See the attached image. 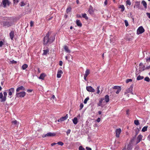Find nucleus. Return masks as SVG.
I'll use <instances>...</instances> for the list:
<instances>
[{
  "mask_svg": "<svg viewBox=\"0 0 150 150\" xmlns=\"http://www.w3.org/2000/svg\"><path fill=\"white\" fill-rule=\"evenodd\" d=\"M14 18L13 17L8 18L5 21L2 22L3 26L5 28L10 27L14 24Z\"/></svg>",
  "mask_w": 150,
  "mask_h": 150,
  "instance_id": "nucleus-1",
  "label": "nucleus"
},
{
  "mask_svg": "<svg viewBox=\"0 0 150 150\" xmlns=\"http://www.w3.org/2000/svg\"><path fill=\"white\" fill-rule=\"evenodd\" d=\"M49 32H48L44 38L43 43L44 45H47L48 43L50 44L55 39V38L52 37H51L50 38H49Z\"/></svg>",
  "mask_w": 150,
  "mask_h": 150,
  "instance_id": "nucleus-2",
  "label": "nucleus"
},
{
  "mask_svg": "<svg viewBox=\"0 0 150 150\" xmlns=\"http://www.w3.org/2000/svg\"><path fill=\"white\" fill-rule=\"evenodd\" d=\"M25 95V91H22L20 92H17L16 96L18 97H23Z\"/></svg>",
  "mask_w": 150,
  "mask_h": 150,
  "instance_id": "nucleus-3",
  "label": "nucleus"
},
{
  "mask_svg": "<svg viewBox=\"0 0 150 150\" xmlns=\"http://www.w3.org/2000/svg\"><path fill=\"white\" fill-rule=\"evenodd\" d=\"M144 29L142 26L139 27L137 30V34L139 35L142 34L144 31Z\"/></svg>",
  "mask_w": 150,
  "mask_h": 150,
  "instance_id": "nucleus-4",
  "label": "nucleus"
},
{
  "mask_svg": "<svg viewBox=\"0 0 150 150\" xmlns=\"http://www.w3.org/2000/svg\"><path fill=\"white\" fill-rule=\"evenodd\" d=\"M14 88H11L7 90V91H8V95L10 96V98H11L12 97L11 96L12 95V93L14 92Z\"/></svg>",
  "mask_w": 150,
  "mask_h": 150,
  "instance_id": "nucleus-5",
  "label": "nucleus"
},
{
  "mask_svg": "<svg viewBox=\"0 0 150 150\" xmlns=\"http://www.w3.org/2000/svg\"><path fill=\"white\" fill-rule=\"evenodd\" d=\"M133 87V85L132 84L130 87L126 90V93H130L132 94L133 95L134 93L133 92H132Z\"/></svg>",
  "mask_w": 150,
  "mask_h": 150,
  "instance_id": "nucleus-6",
  "label": "nucleus"
},
{
  "mask_svg": "<svg viewBox=\"0 0 150 150\" xmlns=\"http://www.w3.org/2000/svg\"><path fill=\"white\" fill-rule=\"evenodd\" d=\"M4 96L3 99H1L0 101L1 102H5L6 100V96H7V93L6 92L4 91L3 93Z\"/></svg>",
  "mask_w": 150,
  "mask_h": 150,
  "instance_id": "nucleus-7",
  "label": "nucleus"
},
{
  "mask_svg": "<svg viewBox=\"0 0 150 150\" xmlns=\"http://www.w3.org/2000/svg\"><path fill=\"white\" fill-rule=\"evenodd\" d=\"M55 135V134L54 133H52L51 132L48 133L46 134H45L44 136H43V137H53Z\"/></svg>",
  "mask_w": 150,
  "mask_h": 150,
  "instance_id": "nucleus-8",
  "label": "nucleus"
},
{
  "mask_svg": "<svg viewBox=\"0 0 150 150\" xmlns=\"http://www.w3.org/2000/svg\"><path fill=\"white\" fill-rule=\"evenodd\" d=\"M121 132V129L119 128L117 129L115 131L116 136L117 137H119L120 133Z\"/></svg>",
  "mask_w": 150,
  "mask_h": 150,
  "instance_id": "nucleus-9",
  "label": "nucleus"
},
{
  "mask_svg": "<svg viewBox=\"0 0 150 150\" xmlns=\"http://www.w3.org/2000/svg\"><path fill=\"white\" fill-rule=\"evenodd\" d=\"M86 89L89 92H94L95 91V90L91 86H87Z\"/></svg>",
  "mask_w": 150,
  "mask_h": 150,
  "instance_id": "nucleus-10",
  "label": "nucleus"
},
{
  "mask_svg": "<svg viewBox=\"0 0 150 150\" xmlns=\"http://www.w3.org/2000/svg\"><path fill=\"white\" fill-rule=\"evenodd\" d=\"M25 90V88L23 86H21L18 87L16 90V92H18L21 91H24Z\"/></svg>",
  "mask_w": 150,
  "mask_h": 150,
  "instance_id": "nucleus-11",
  "label": "nucleus"
},
{
  "mask_svg": "<svg viewBox=\"0 0 150 150\" xmlns=\"http://www.w3.org/2000/svg\"><path fill=\"white\" fill-rule=\"evenodd\" d=\"M142 137V136L141 134H139L138 136L137 139V144L138 143L141 141Z\"/></svg>",
  "mask_w": 150,
  "mask_h": 150,
  "instance_id": "nucleus-12",
  "label": "nucleus"
},
{
  "mask_svg": "<svg viewBox=\"0 0 150 150\" xmlns=\"http://www.w3.org/2000/svg\"><path fill=\"white\" fill-rule=\"evenodd\" d=\"M139 69H140V71H143L145 70V67L143 65V64L142 63H140L139 65Z\"/></svg>",
  "mask_w": 150,
  "mask_h": 150,
  "instance_id": "nucleus-13",
  "label": "nucleus"
},
{
  "mask_svg": "<svg viewBox=\"0 0 150 150\" xmlns=\"http://www.w3.org/2000/svg\"><path fill=\"white\" fill-rule=\"evenodd\" d=\"M2 2L4 7H5L6 6L7 4H8V5H9V2L8 0H3Z\"/></svg>",
  "mask_w": 150,
  "mask_h": 150,
  "instance_id": "nucleus-14",
  "label": "nucleus"
},
{
  "mask_svg": "<svg viewBox=\"0 0 150 150\" xmlns=\"http://www.w3.org/2000/svg\"><path fill=\"white\" fill-rule=\"evenodd\" d=\"M63 73V72L62 70H59L58 71L57 74V77L58 78H60L61 77V74Z\"/></svg>",
  "mask_w": 150,
  "mask_h": 150,
  "instance_id": "nucleus-15",
  "label": "nucleus"
},
{
  "mask_svg": "<svg viewBox=\"0 0 150 150\" xmlns=\"http://www.w3.org/2000/svg\"><path fill=\"white\" fill-rule=\"evenodd\" d=\"M136 3L137 4H135V5L134 6V8H138L139 9L140 8V4L139 2H136Z\"/></svg>",
  "mask_w": 150,
  "mask_h": 150,
  "instance_id": "nucleus-16",
  "label": "nucleus"
},
{
  "mask_svg": "<svg viewBox=\"0 0 150 150\" xmlns=\"http://www.w3.org/2000/svg\"><path fill=\"white\" fill-rule=\"evenodd\" d=\"M14 36V32L12 31L10 33V36L11 40H12Z\"/></svg>",
  "mask_w": 150,
  "mask_h": 150,
  "instance_id": "nucleus-17",
  "label": "nucleus"
},
{
  "mask_svg": "<svg viewBox=\"0 0 150 150\" xmlns=\"http://www.w3.org/2000/svg\"><path fill=\"white\" fill-rule=\"evenodd\" d=\"M76 24L77 26L79 27H81L82 26V24L79 20L77 19L76 20Z\"/></svg>",
  "mask_w": 150,
  "mask_h": 150,
  "instance_id": "nucleus-18",
  "label": "nucleus"
},
{
  "mask_svg": "<svg viewBox=\"0 0 150 150\" xmlns=\"http://www.w3.org/2000/svg\"><path fill=\"white\" fill-rule=\"evenodd\" d=\"M45 76V75L44 73L40 75L39 78L40 79L43 80Z\"/></svg>",
  "mask_w": 150,
  "mask_h": 150,
  "instance_id": "nucleus-19",
  "label": "nucleus"
},
{
  "mask_svg": "<svg viewBox=\"0 0 150 150\" xmlns=\"http://www.w3.org/2000/svg\"><path fill=\"white\" fill-rule=\"evenodd\" d=\"M73 123L75 125H76L78 122V119L77 117H75L73 120H72Z\"/></svg>",
  "mask_w": 150,
  "mask_h": 150,
  "instance_id": "nucleus-20",
  "label": "nucleus"
},
{
  "mask_svg": "<svg viewBox=\"0 0 150 150\" xmlns=\"http://www.w3.org/2000/svg\"><path fill=\"white\" fill-rule=\"evenodd\" d=\"M105 100V101H106V103L108 102L109 101V96L108 95H106L105 96V98L104 99Z\"/></svg>",
  "mask_w": 150,
  "mask_h": 150,
  "instance_id": "nucleus-21",
  "label": "nucleus"
},
{
  "mask_svg": "<svg viewBox=\"0 0 150 150\" xmlns=\"http://www.w3.org/2000/svg\"><path fill=\"white\" fill-rule=\"evenodd\" d=\"M64 50L65 51L69 53L70 52V50H69L68 47L67 46H64Z\"/></svg>",
  "mask_w": 150,
  "mask_h": 150,
  "instance_id": "nucleus-22",
  "label": "nucleus"
},
{
  "mask_svg": "<svg viewBox=\"0 0 150 150\" xmlns=\"http://www.w3.org/2000/svg\"><path fill=\"white\" fill-rule=\"evenodd\" d=\"M43 51L44 52L43 53L42 55H46L47 54V53L49 52V49H47L46 50H43Z\"/></svg>",
  "mask_w": 150,
  "mask_h": 150,
  "instance_id": "nucleus-23",
  "label": "nucleus"
},
{
  "mask_svg": "<svg viewBox=\"0 0 150 150\" xmlns=\"http://www.w3.org/2000/svg\"><path fill=\"white\" fill-rule=\"evenodd\" d=\"M104 100V98H101L100 100L99 103L98 104V106H101L102 105V103Z\"/></svg>",
  "mask_w": 150,
  "mask_h": 150,
  "instance_id": "nucleus-24",
  "label": "nucleus"
},
{
  "mask_svg": "<svg viewBox=\"0 0 150 150\" xmlns=\"http://www.w3.org/2000/svg\"><path fill=\"white\" fill-rule=\"evenodd\" d=\"M66 120V119L64 117H61L58 120V121L59 122H62L64 120Z\"/></svg>",
  "mask_w": 150,
  "mask_h": 150,
  "instance_id": "nucleus-25",
  "label": "nucleus"
},
{
  "mask_svg": "<svg viewBox=\"0 0 150 150\" xmlns=\"http://www.w3.org/2000/svg\"><path fill=\"white\" fill-rule=\"evenodd\" d=\"M142 4L144 6L145 8H146L147 4H146V2L144 1V0L142 1Z\"/></svg>",
  "mask_w": 150,
  "mask_h": 150,
  "instance_id": "nucleus-26",
  "label": "nucleus"
},
{
  "mask_svg": "<svg viewBox=\"0 0 150 150\" xmlns=\"http://www.w3.org/2000/svg\"><path fill=\"white\" fill-rule=\"evenodd\" d=\"M132 149V148L131 146L130 145H128L127 149H123L122 150H131Z\"/></svg>",
  "mask_w": 150,
  "mask_h": 150,
  "instance_id": "nucleus-27",
  "label": "nucleus"
},
{
  "mask_svg": "<svg viewBox=\"0 0 150 150\" xmlns=\"http://www.w3.org/2000/svg\"><path fill=\"white\" fill-rule=\"evenodd\" d=\"M90 74V70L88 69H87L84 75L87 76Z\"/></svg>",
  "mask_w": 150,
  "mask_h": 150,
  "instance_id": "nucleus-28",
  "label": "nucleus"
},
{
  "mask_svg": "<svg viewBox=\"0 0 150 150\" xmlns=\"http://www.w3.org/2000/svg\"><path fill=\"white\" fill-rule=\"evenodd\" d=\"M28 67V65L26 64H23L22 66V68L23 69V70H25V69L26 68H27Z\"/></svg>",
  "mask_w": 150,
  "mask_h": 150,
  "instance_id": "nucleus-29",
  "label": "nucleus"
},
{
  "mask_svg": "<svg viewBox=\"0 0 150 150\" xmlns=\"http://www.w3.org/2000/svg\"><path fill=\"white\" fill-rule=\"evenodd\" d=\"M119 8L121 9V11L122 12H123L125 9V7L123 5H120Z\"/></svg>",
  "mask_w": 150,
  "mask_h": 150,
  "instance_id": "nucleus-30",
  "label": "nucleus"
},
{
  "mask_svg": "<svg viewBox=\"0 0 150 150\" xmlns=\"http://www.w3.org/2000/svg\"><path fill=\"white\" fill-rule=\"evenodd\" d=\"M144 78L143 76H141L140 75L137 78V80H139L142 79Z\"/></svg>",
  "mask_w": 150,
  "mask_h": 150,
  "instance_id": "nucleus-31",
  "label": "nucleus"
},
{
  "mask_svg": "<svg viewBox=\"0 0 150 150\" xmlns=\"http://www.w3.org/2000/svg\"><path fill=\"white\" fill-rule=\"evenodd\" d=\"M148 126H144L142 129V131L143 132H145L147 130Z\"/></svg>",
  "mask_w": 150,
  "mask_h": 150,
  "instance_id": "nucleus-32",
  "label": "nucleus"
},
{
  "mask_svg": "<svg viewBox=\"0 0 150 150\" xmlns=\"http://www.w3.org/2000/svg\"><path fill=\"white\" fill-rule=\"evenodd\" d=\"M82 15L83 18H85L86 19H88V17L86 16V13L82 14Z\"/></svg>",
  "mask_w": 150,
  "mask_h": 150,
  "instance_id": "nucleus-33",
  "label": "nucleus"
},
{
  "mask_svg": "<svg viewBox=\"0 0 150 150\" xmlns=\"http://www.w3.org/2000/svg\"><path fill=\"white\" fill-rule=\"evenodd\" d=\"M134 123L136 125H138L139 124V121L138 120H135L134 121Z\"/></svg>",
  "mask_w": 150,
  "mask_h": 150,
  "instance_id": "nucleus-34",
  "label": "nucleus"
},
{
  "mask_svg": "<svg viewBox=\"0 0 150 150\" xmlns=\"http://www.w3.org/2000/svg\"><path fill=\"white\" fill-rule=\"evenodd\" d=\"M126 5H128L130 6L131 5V2L130 1V0H127L126 2Z\"/></svg>",
  "mask_w": 150,
  "mask_h": 150,
  "instance_id": "nucleus-35",
  "label": "nucleus"
},
{
  "mask_svg": "<svg viewBox=\"0 0 150 150\" xmlns=\"http://www.w3.org/2000/svg\"><path fill=\"white\" fill-rule=\"evenodd\" d=\"M89 97H87L85 100L84 101V104H86L87 103V101L88 100H89Z\"/></svg>",
  "mask_w": 150,
  "mask_h": 150,
  "instance_id": "nucleus-36",
  "label": "nucleus"
},
{
  "mask_svg": "<svg viewBox=\"0 0 150 150\" xmlns=\"http://www.w3.org/2000/svg\"><path fill=\"white\" fill-rule=\"evenodd\" d=\"M144 80L147 82H149L150 81V79L148 77H147L144 78Z\"/></svg>",
  "mask_w": 150,
  "mask_h": 150,
  "instance_id": "nucleus-37",
  "label": "nucleus"
},
{
  "mask_svg": "<svg viewBox=\"0 0 150 150\" xmlns=\"http://www.w3.org/2000/svg\"><path fill=\"white\" fill-rule=\"evenodd\" d=\"M113 88L114 89L118 90V89L120 88L121 87L120 86H115Z\"/></svg>",
  "mask_w": 150,
  "mask_h": 150,
  "instance_id": "nucleus-38",
  "label": "nucleus"
},
{
  "mask_svg": "<svg viewBox=\"0 0 150 150\" xmlns=\"http://www.w3.org/2000/svg\"><path fill=\"white\" fill-rule=\"evenodd\" d=\"M12 123L14 125H16L17 124V121L16 120H14V121H12Z\"/></svg>",
  "mask_w": 150,
  "mask_h": 150,
  "instance_id": "nucleus-39",
  "label": "nucleus"
},
{
  "mask_svg": "<svg viewBox=\"0 0 150 150\" xmlns=\"http://www.w3.org/2000/svg\"><path fill=\"white\" fill-rule=\"evenodd\" d=\"M57 144H58V145H60L61 146H63L64 144L63 143L60 141L58 142Z\"/></svg>",
  "mask_w": 150,
  "mask_h": 150,
  "instance_id": "nucleus-40",
  "label": "nucleus"
},
{
  "mask_svg": "<svg viewBox=\"0 0 150 150\" xmlns=\"http://www.w3.org/2000/svg\"><path fill=\"white\" fill-rule=\"evenodd\" d=\"M132 81V79H127L126 81V83H129V82H131Z\"/></svg>",
  "mask_w": 150,
  "mask_h": 150,
  "instance_id": "nucleus-41",
  "label": "nucleus"
},
{
  "mask_svg": "<svg viewBox=\"0 0 150 150\" xmlns=\"http://www.w3.org/2000/svg\"><path fill=\"white\" fill-rule=\"evenodd\" d=\"M99 88H100V86H98L97 88V94H99L100 92V90H99Z\"/></svg>",
  "mask_w": 150,
  "mask_h": 150,
  "instance_id": "nucleus-42",
  "label": "nucleus"
},
{
  "mask_svg": "<svg viewBox=\"0 0 150 150\" xmlns=\"http://www.w3.org/2000/svg\"><path fill=\"white\" fill-rule=\"evenodd\" d=\"M79 150H85V149L83 148L82 146H80L79 147Z\"/></svg>",
  "mask_w": 150,
  "mask_h": 150,
  "instance_id": "nucleus-43",
  "label": "nucleus"
},
{
  "mask_svg": "<svg viewBox=\"0 0 150 150\" xmlns=\"http://www.w3.org/2000/svg\"><path fill=\"white\" fill-rule=\"evenodd\" d=\"M20 4L21 6H24L25 5L23 1L21 2L20 3Z\"/></svg>",
  "mask_w": 150,
  "mask_h": 150,
  "instance_id": "nucleus-44",
  "label": "nucleus"
},
{
  "mask_svg": "<svg viewBox=\"0 0 150 150\" xmlns=\"http://www.w3.org/2000/svg\"><path fill=\"white\" fill-rule=\"evenodd\" d=\"M125 25L126 27L129 24L127 20H125Z\"/></svg>",
  "mask_w": 150,
  "mask_h": 150,
  "instance_id": "nucleus-45",
  "label": "nucleus"
},
{
  "mask_svg": "<svg viewBox=\"0 0 150 150\" xmlns=\"http://www.w3.org/2000/svg\"><path fill=\"white\" fill-rule=\"evenodd\" d=\"M71 7H69V8H68L67 10V13H68V12L70 11H71Z\"/></svg>",
  "mask_w": 150,
  "mask_h": 150,
  "instance_id": "nucleus-46",
  "label": "nucleus"
},
{
  "mask_svg": "<svg viewBox=\"0 0 150 150\" xmlns=\"http://www.w3.org/2000/svg\"><path fill=\"white\" fill-rule=\"evenodd\" d=\"M10 62L11 64H16L17 63V62L14 60L11 61Z\"/></svg>",
  "mask_w": 150,
  "mask_h": 150,
  "instance_id": "nucleus-47",
  "label": "nucleus"
},
{
  "mask_svg": "<svg viewBox=\"0 0 150 150\" xmlns=\"http://www.w3.org/2000/svg\"><path fill=\"white\" fill-rule=\"evenodd\" d=\"M13 4H17L18 2V0H13Z\"/></svg>",
  "mask_w": 150,
  "mask_h": 150,
  "instance_id": "nucleus-48",
  "label": "nucleus"
},
{
  "mask_svg": "<svg viewBox=\"0 0 150 150\" xmlns=\"http://www.w3.org/2000/svg\"><path fill=\"white\" fill-rule=\"evenodd\" d=\"M3 96L2 93H0V99H3Z\"/></svg>",
  "mask_w": 150,
  "mask_h": 150,
  "instance_id": "nucleus-49",
  "label": "nucleus"
},
{
  "mask_svg": "<svg viewBox=\"0 0 150 150\" xmlns=\"http://www.w3.org/2000/svg\"><path fill=\"white\" fill-rule=\"evenodd\" d=\"M83 105L82 103H81L80 104V110H81L82 109V108H83Z\"/></svg>",
  "mask_w": 150,
  "mask_h": 150,
  "instance_id": "nucleus-50",
  "label": "nucleus"
},
{
  "mask_svg": "<svg viewBox=\"0 0 150 150\" xmlns=\"http://www.w3.org/2000/svg\"><path fill=\"white\" fill-rule=\"evenodd\" d=\"M121 88H120V89H118V90H117V91L116 92V93L117 94H118L121 91Z\"/></svg>",
  "mask_w": 150,
  "mask_h": 150,
  "instance_id": "nucleus-51",
  "label": "nucleus"
},
{
  "mask_svg": "<svg viewBox=\"0 0 150 150\" xmlns=\"http://www.w3.org/2000/svg\"><path fill=\"white\" fill-rule=\"evenodd\" d=\"M71 132V130L70 129H69L67 130V135H68Z\"/></svg>",
  "mask_w": 150,
  "mask_h": 150,
  "instance_id": "nucleus-52",
  "label": "nucleus"
},
{
  "mask_svg": "<svg viewBox=\"0 0 150 150\" xmlns=\"http://www.w3.org/2000/svg\"><path fill=\"white\" fill-rule=\"evenodd\" d=\"M146 14L148 17L150 19V13H146Z\"/></svg>",
  "mask_w": 150,
  "mask_h": 150,
  "instance_id": "nucleus-53",
  "label": "nucleus"
},
{
  "mask_svg": "<svg viewBox=\"0 0 150 150\" xmlns=\"http://www.w3.org/2000/svg\"><path fill=\"white\" fill-rule=\"evenodd\" d=\"M34 23L33 22V21H31L30 22V26L31 27H32L33 26V25Z\"/></svg>",
  "mask_w": 150,
  "mask_h": 150,
  "instance_id": "nucleus-54",
  "label": "nucleus"
},
{
  "mask_svg": "<svg viewBox=\"0 0 150 150\" xmlns=\"http://www.w3.org/2000/svg\"><path fill=\"white\" fill-rule=\"evenodd\" d=\"M150 69V65L147 66L145 68V69Z\"/></svg>",
  "mask_w": 150,
  "mask_h": 150,
  "instance_id": "nucleus-55",
  "label": "nucleus"
},
{
  "mask_svg": "<svg viewBox=\"0 0 150 150\" xmlns=\"http://www.w3.org/2000/svg\"><path fill=\"white\" fill-rule=\"evenodd\" d=\"M62 63H63V62L62 61H60L59 63V65L60 66H62Z\"/></svg>",
  "mask_w": 150,
  "mask_h": 150,
  "instance_id": "nucleus-56",
  "label": "nucleus"
},
{
  "mask_svg": "<svg viewBox=\"0 0 150 150\" xmlns=\"http://www.w3.org/2000/svg\"><path fill=\"white\" fill-rule=\"evenodd\" d=\"M3 45V42L2 41H0V47H1Z\"/></svg>",
  "mask_w": 150,
  "mask_h": 150,
  "instance_id": "nucleus-57",
  "label": "nucleus"
},
{
  "mask_svg": "<svg viewBox=\"0 0 150 150\" xmlns=\"http://www.w3.org/2000/svg\"><path fill=\"white\" fill-rule=\"evenodd\" d=\"M86 149L87 150H91V149L88 147H86Z\"/></svg>",
  "mask_w": 150,
  "mask_h": 150,
  "instance_id": "nucleus-58",
  "label": "nucleus"
},
{
  "mask_svg": "<svg viewBox=\"0 0 150 150\" xmlns=\"http://www.w3.org/2000/svg\"><path fill=\"white\" fill-rule=\"evenodd\" d=\"M98 122H100V118H98L97 119V120H96Z\"/></svg>",
  "mask_w": 150,
  "mask_h": 150,
  "instance_id": "nucleus-59",
  "label": "nucleus"
},
{
  "mask_svg": "<svg viewBox=\"0 0 150 150\" xmlns=\"http://www.w3.org/2000/svg\"><path fill=\"white\" fill-rule=\"evenodd\" d=\"M88 11L90 14L92 13L93 12V11L91 10L90 9H89V10Z\"/></svg>",
  "mask_w": 150,
  "mask_h": 150,
  "instance_id": "nucleus-60",
  "label": "nucleus"
},
{
  "mask_svg": "<svg viewBox=\"0 0 150 150\" xmlns=\"http://www.w3.org/2000/svg\"><path fill=\"white\" fill-rule=\"evenodd\" d=\"M57 144L55 143H53L51 144V145L52 146H53L55 145V144Z\"/></svg>",
  "mask_w": 150,
  "mask_h": 150,
  "instance_id": "nucleus-61",
  "label": "nucleus"
},
{
  "mask_svg": "<svg viewBox=\"0 0 150 150\" xmlns=\"http://www.w3.org/2000/svg\"><path fill=\"white\" fill-rule=\"evenodd\" d=\"M146 61L150 62V57L149 58L146 59Z\"/></svg>",
  "mask_w": 150,
  "mask_h": 150,
  "instance_id": "nucleus-62",
  "label": "nucleus"
},
{
  "mask_svg": "<svg viewBox=\"0 0 150 150\" xmlns=\"http://www.w3.org/2000/svg\"><path fill=\"white\" fill-rule=\"evenodd\" d=\"M66 118V120L68 118V114H67L65 116H64Z\"/></svg>",
  "mask_w": 150,
  "mask_h": 150,
  "instance_id": "nucleus-63",
  "label": "nucleus"
},
{
  "mask_svg": "<svg viewBox=\"0 0 150 150\" xmlns=\"http://www.w3.org/2000/svg\"><path fill=\"white\" fill-rule=\"evenodd\" d=\"M52 98L53 99H54V98H55L54 96V95H53L52 96Z\"/></svg>",
  "mask_w": 150,
  "mask_h": 150,
  "instance_id": "nucleus-64",
  "label": "nucleus"
}]
</instances>
